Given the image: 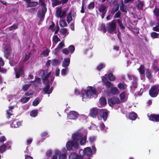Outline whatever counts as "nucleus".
<instances>
[{
    "label": "nucleus",
    "instance_id": "nucleus-1",
    "mask_svg": "<svg viewBox=\"0 0 159 159\" xmlns=\"http://www.w3.org/2000/svg\"><path fill=\"white\" fill-rule=\"evenodd\" d=\"M66 147L68 151H75L78 148L79 144L77 142L70 140L67 142Z\"/></svg>",
    "mask_w": 159,
    "mask_h": 159
},
{
    "label": "nucleus",
    "instance_id": "nucleus-2",
    "mask_svg": "<svg viewBox=\"0 0 159 159\" xmlns=\"http://www.w3.org/2000/svg\"><path fill=\"white\" fill-rule=\"evenodd\" d=\"M39 4L42 7L41 10L39 11L38 16L41 18H43L47 11V8L45 6L44 3L41 0H40Z\"/></svg>",
    "mask_w": 159,
    "mask_h": 159
},
{
    "label": "nucleus",
    "instance_id": "nucleus-3",
    "mask_svg": "<svg viewBox=\"0 0 159 159\" xmlns=\"http://www.w3.org/2000/svg\"><path fill=\"white\" fill-rule=\"evenodd\" d=\"M116 20H114L107 24V29L109 33H112L116 30Z\"/></svg>",
    "mask_w": 159,
    "mask_h": 159
},
{
    "label": "nucleus",
    "instance_id": "nucleus-4",
    "mask_svg": "<svg viewBox=\"0 0 159 159\" xmlns=\"http://www.w3.org/2000/svg\"><path fill=\"white\" fill-rule=\"evenodd\" d=\"M159 89L157 87L154 85L151 87L149 91L150 95L152 98L156 97L158 94Z\"/></svg>",
    "mask_w": 159,
    "mask_h": 159
},
{
    "label": "nucleus",
    "instance_id": "nucleus-5",
    "mask_svg": "<svg viewBox=\"0 0 159 159\" xmlns=\"http://www.w3.org/2000/svg\"><path fill=\"white\" fill-rule=\"evenodd\" d=\"M108 103L111 107H113L115 104H120V101L118 98L113 97L109 99Z\"/></svg>",
    "mask_w": 159,
    "mask_h": 159
},
{
    "label": "nucleus",
    "instance_id": "nucleus-6",
    "mask_svg": "<svg viewBox=\"0 0 159 159\" xmlns=\"http://www.w3.org/2000/svg\"><path fill=\"white\" fill-rule=\"evenodd\" d=\"M66 13V11L62 10V8L61 7L57 8L56 11L57 16L58 18H64Z\"/></svg>",
    "mask_w": 159,
    "mask_h": 159
},
{
    "label": "nucleus",
    "instance_id": "nucleus-7",
    "mask_svg": "<svg viewBox=\"0 0 159 159\" xmlns=\"http://www.w3.org/2000/svg\"><path fill=\"white\" fill-rule=\"evenodd\" d=\"M102 80L107 89H109L110 88H111L113 85V84L111 82L107 80L106 77L104 76H103L102 77Z\"/></svg>",
    "mask_w": 159,
    "mask_h": 159
},
{
    "label": "nucleus",
    "instance_id": "nucleus-8",
    "mask_svg": "<svg viewBox=\"0 0 159 159\" xmlns=\"http://www.w3.org/2000/svg\"><path fill=\"white\" fill-rule=\"evenodd\" d=\"M79 114L75 111H70L68 115V117L70 120H76L79 116Z\"/></svg>",
    "mask_w": 159,
    "mask_h": 159
},
{
    "label": "nucleus",
    "instance_id": "nucleus-9",
    "mask_svg": "<svg viewBox=\"0 0 159 159\" xmlns=\"http://www.w3.org/2000/svg\"><path fill=\"white\" fill-rule=\"evenodd\" d=\"M96 93V90L94 88L93 89L92 86L89 88V89H87L86 93V95L87 97H89L95 94Z\"/></svg>",
    "mask_w": 159,
    "mask_h": 159
},
{
    "label": "nucleus",
    "instance_id": "nucleus-10",
    "mask_svg": "<svg viewBox=\"0 0 159 159\" xmlns=\"http://www.w3.org/2000/svg\"><path fill=\"white\" fill-rule=\"evenodd\" d=\"M83 135L82 134L79 132H76L73 134L72 136V138L74 141H76L80 140Z\"/></svg>",
    "mask_w": 159,
    "mask_h": 159
},
{
    "label": "nucleus",
    "instance_id": "nucleus-11",
    "mask_svg": "<svg viewBox=\"0 0 159 159\" xmlns=\"http://www.w3.org/2000/svg\"><path fill=\"white\" fill-rule=\"evenodd\" d=\"M149 120L152 121L159 122V114H152L148 116Z\"/></svg>",
    "mask_w": 159,
    "mask_h": 159
},
{
    "label": "nucleus",
    "instance_id": "nucleus-12",
    "mask_svg": "<svg viewBox=\"0 0 159 159\" xmlns=\"http://www.w3.org/2000/svg\"><path fill=\"white\" fill-rule=\"evenodd\" d=\"M98 113V108H94L90 110L89 113V116L93 118H95L97 116Z\"/></svg>",
    "mask_w": 159,
    "mask_h": 159
},
{
    "label": "nucleus",
    "instance_id": "nucleus-13",
    "mask_svg": "<svg viewBox=\"0 0 159 159\" xmlns=\"http://www.w3.org/2000/svg\"><path fill=\"white\" fill-rule=\"evenodd\" d=\"M108 112L102 109L101 111L100 117H102L104 121H105L108 117Z\"/></svg>",
    "mask_w": 159,
    "mask_h": 159
},
{
    "label": "nucleus",
    "instance_id": "nucleus-14",
    "mask_svg": "<svg viewBox=\"0 0 159 159\" xmlns=\"http://www.w3.org/2000/svg\"><path fill=\"white\" fill-rule=\"evenodd\" d=\"M53 1L52 4L55 6L61 3H66L68 0H52Z\"/></svg>",
    "mask_w": 159,
    "mask_h": 159
},
{
    "label": "nucleus",
    "instance_id": "nucleus-15",
    "mask_svg": "<svg viewBox=\"0 0 159 159\" xmlns=\"http://www.w3.org/2000/svg\"><path fill=\"white\" fill-rule=\"evenodd\" d=\"M110 93L113 95H116L119 93V90L116 87L113 86L110 89Z\"/></svg>",
    "mask_w": 159,
    "mask_h": 159
},
{
    "label": "nucleus",
    "instance_id": "nucleus-16",
    "mask_svg": "<svg viewBox=\"0 0 159 159\" xmlns=\"http://www.w3.org/2000/svg\"><path fill=\"white\" fill-rule=\"evenodd\" d=\"M70 59L69 58L64 59L63 62L62 66L64 67L67 68L69 65Z\"/></svg>",
    "mask_w": 159,
    "mask_h": 159
},
{
    "label": "nucleus",
    "instance_id": "nucleus-17",
    "mask_svg": "<svg viewBox=\"0 0 159 159\" xmlns=\"http://www.w3.org/2000/svg\"><path fill=\"white\" fill-rule=\"evenodd\" d=\"M113 3L114 5V6L112 9L111 12V13L114 14L118 10L119 8V6L117 3H116V1H114Z\"/></svg>",
    "mask_w": 159,
    "mask_h": 159
},
{
    "label": "nucleus",
    "instance_id": "nucleus-18",
    "mask_svg": "<svg viewBox=\"0 0 159 159\" xmlns=\"http://www.w3.org/2000/svg\"><path fill=\"white\" fill-rule=\"evenodd\" d=\"M50 86L49 83H47V84L44 86L43 89V91L45 94H49V88Z\"/></svg>",
    "mask_w": 159,
    "mask_h": 159
},
{
    "label": "nucleus",
    "instance_id": "nucleus-19",
    "mask_svg": "<svg viewBox=\"0 0 159 159\" xmlns=\"http://www.w3.org/2000/svg\"><path fill=\"white\" fill-rule=\"evenodd\" d=\"M85 155L89 156L92 154V151L91 148L88 147L84 148Z\"/></svg>",
    "mask_w": 159,
    "mask_h": 159
},
{
    "label": "nucleus",
    "instance_id": "nucleus-20",
    "mask_svg": "<svg viewBox=\"0 0 159 159\" xmlns=\"http://www.w3.org/2000/svg\"><path fill=\"white\" fill-rule=\"evenodd\" d=\"M24 74V72L23 68H20L18 71L16 72V78H19Z\"/></svg>",
    "mask_w": 159,
    "mask_h": 159
},
{
    "label": "nucleus",
    "instance_id": "nucleus-21",
    "mask_svg": "<svg viewBox=\"0 0 159 159\" xmlns=\"http://www.w3.org/2000/svg\"><path fill=\"white\" fill-rule=\"evenodd\" d=\"M127 85L124 83L123 84L119 83L117 85V87L120 90H124L126 88Z\"/></svg>",
    "mask_w": 159,
    "mask_h": 159
},
{
    "label": "nucleus",
    "instance_id": "nucleus-22",
    "mask_svg": "<svg viewBox=\"0 0 159 159\" xmlns=\"http://www.w3.org/2000/svg\"><path fill=\"white\" fill-rule=\"evenodd\" d=\"M129 117L131 120H135L137 117V114L134 112L130 113L129 114Z\"/></svg>",
    "mask_w": 159,
    "mask_h": 159
},
{
    "label": "nucleus",
    "instance_id": "nucleus-23",
    "mask_svg": "<svg viewBox=\"0 0 159 159\" xmlns=\"http://www.w3.org/2000/svg\"><path fill=\"white\" fill-rule=\"evenodd\" d=\"M21 125V122L20 121L17 122L16 121H14L11 125V126L12 127L17 128L20 126Z\"/></svg>",
    "mask_w": 159,
    "mask_h": 159
},
{
    "label": "nucleus",
    "instance_id": "nucleus-24",
    "mask_svg": "<svg viewBox=\"0 0 159 159\" xmlns=\"http://www.w3.org/2000/svg\"><path fill=\"white\" fill-rule=\"evenodd\" d=\"M107 77L109 80L111 81H113L116 79L115 76L111 72H110L108 74Z\"/></svg>",
    "mask_w": 159,
    "mask_h": 159
},
{
    "label": "nucleus",
    "instance_id": "nucleus-25",
    "mask_svg": "<svg viewBox=\"0 0 159 159\" xmlns=\"http://www.w3.org/2000/svg\"><path fill=\"white\" fill-rule=\"evenodd\" d=\"M60 63L59 60L58 59H53L51 61V64L53 66L58 65Z\"/></svg>",
    "mask_w": 159,
    "mask_h": 159
},
{
    "label": "nucleus",
    "instance_id": "nucleus-26",
    "mask_svg": "<svg viewBox=\"0 0 159 159\" xmlns=\"http://www.w3.org/2000/svg\"><path fill=\"white\" fill-rule=\"evenodd\" d=\"M144 67L143 65H141L138 70L140 74L142 75H143L145 73Z\"/></svg>",
    "mask_w": 159,
    "mask_h": 159
},
{
    "label": "nucleus",
    "instance_id": "nucleus-27",
    "mask_svg": "<svg viewBox=\"0 0 159 159\" xmlns=\"http://www.w3.org/2000/svg\"><path fill=\"white\" fill-rule=\"evenodd\" d=\"M51 74V72H49L48 73H47L45 75V76L43 77L42 78V80L43 81V82H44V81H46L47 82V83H49V81L48 80V78L50 76Z\"/></svg>",
    "mask_w": 159,
    "mask_h": 159
},
{
    "label": "nucleus",
    "instance_id": "nucleus-28",
    "mask_svg": "<svg viewBox=\"0 0 159 159\" xmlns=\"http://www.w3.org/2000/svg\"><path fill=\"white\" fill-rule=\"evenodd\" d=\"M99 103L101 105H104L107 104L106 100L105 98L101 97L99 99Z\"/></svg>",
    "mask_w": 159,
    "mask_h": 159
},
{
    "label": "nucleus",
    "instance_id": "nucleus-29",
    "mask_svg": "<svg viewBox=\"0 0 159 159\" xmlns=\"http://www.w3.org/2000/svg\"><path fill=\"white\" fill-rule=\"evenodd\" d=\"M30 99V98L28 97H23L20 100V102L23 103H25L27 102Z\"/></svg>",
    "mask_w": 159,
    "mask_h": 159
},
{
    "label": "nucleus",
    "instance_id": "nucleus-30",
    "mask_svg": "<svg viewBox=\"0 0 159 159\" xmlns=\"http://www.w3.org/2000/svg\"><path fill=\"white\" fill-rule=\"evenodd\" d=\"M100 12H106V7L103 5H101L99 6L98 8Z\"/></svg>",
    "mask_w": 159,
    "mask_h": 159
},
{
    "label": "nucleus",
    "instance_id": "nucleus-31",
    "mask_svg": "<svg viewBox=\"0 0 159 159\" xmlns=\"http://www.w3.org/2000/svg\"><path fill=\"white\" fill-rule=\"evenodd\" d=\"M120 99L122 102H124L125 98V92H123L120 93L119 95Z\"/></svg>",
    "mask_w": 159,
    "mask_h": 159
},
{
    "label": "nucleus",
    "instance_id": "nucleus-32",
    "mask_svg": "<svg viewBox=\"0 0 159 159\" xmlns=\"http://www.w3.org/2000/svg\"><path fill=\"white\" fill-rule=\"evenodd\" d=\"M87 140V137L86 136H84L83 138H81L80 139V143L81 145H84L86 142Z\"/></svg>",
    "mask_w": 159,
    "mask_h": 159
},
{
    "label": "nucleus",
    "instance_id": "nucleus-33",
    "mask_svg": "<svg viewBox=\"0 0 159 159\" xmlns=\"http://www.w3.org/2000/svg\"><path fill=\"white\" fill-rule=\"evenodd\" d=\"M60 25L61 27H66L67 24L66 21L64 20H62L59 21Z\"/></svg>",
    "mask_w": 159,
    "mask_h": 159
},
{
    "label": "nucleus",
    "instance_id": "nucleus-34",
    "mask_svg": "<svg viewBox=\"0 0 159 159\" xmlns=\"http://www.w3.org/2000/svg\"><path fill=\"white\" fill-rule=\"evenodd\" d=\"M146 75L147 77L150 80L152 78V75L150 71L148 69H147L146 72Z\"/></svg>",
    "mask_w": 159,
    "mask_h": 159
},
{
    "label": "nucleus",
    "instance_id": "nucleus-35",
    "mask_svg": "<svg viewBox=\"0 0 159 159\" xmlns=\"http://www.w3.org/2000/svg\"><path fill=\"white\" fill-rule=\"evenodd\" d=\"M138 8L140 9L142 8L143 6V2L138 1L137 2Z\"/></svg>",
    "mask_w": 159,
    "mask_h": 159
},
{
    "label": "nucleus",
    "instance_id": "nucleus-36",
    "mask_svg": "<svg viewBox=\"0 0 159 159\" xmlns=\"http://www.w3.org/2000/svg\"><path fill=\"white\" fill-rule=\"evenodd\" d=\"M37 110H34L31 111L30 115L31 116L34 117L37 116Z\"/></svg>",
    "mask_w": 159,
    "mask_h": 159
},
{
    "label": "nucleus",
    "instance_id": "nucleus-37",
    "mask_svg": "<svg viewBox=\"0 0 159 159\" xmlns=\"http://www.w3.org/2000/svg\"><path fill=\"white\" fill-rule=\"evenodd\" d=\"M4 56L7 59L11 55V50H5L4 52Z\"/></svg>",
    "mask_w": 159,
    "mask_h": 159
},
{
    "label": "nucleus",
    "instance_id": "nucleus-38",
    "mask_svg": "<svg viewBox=\"0 0 159 159\" xmlns=\"http://www.w3.org/2000/svg\"><path fill=\"white\" fill-rule=\"evenodd\" d=\"M78 155L75 153H72L69 156V159H75Z\"/></svg>",
    "mask_w": 159,
    "mask_h": 159
},
{
    "label": "nucleus",
    "instance_id": "nucleus-39",
    "mask_svg": "<svg viewBox=\"0 0 159 159\" xmlns=\"http://www.w3.org/2000/svg\"><path fill=\"white\" fill-rule=\"evenodd\" d=\"M127 75L129 80L132 81H134L136 79H137V77L132 74H128Z\"/></svg>",
    "mask_w": 159,
    "mask_h": 159
},
{
    "label": "nucleus",
    "instance_id": "nucleus-40",
    "mask_svg": "<svg viewBox=\"0 0 159 159\" xmlns=\"http://www.w3.org/2000/svg\"><path fill=\"white\" fill-rule=\"evenodd\" d=\"M6 146L5 144H3L0 146V152L1 153L4 152L6 150Z\"/></svg>",
    "mask_w": 159,
    "mask_h": 159
},
{
    "label": "nucleus",
    "instance_id": "nucleus-41",
    "mask_svg": "<svg viewBox=\"0 0 159 159\" xmlns=\"http://www.w3.org/2000/svg\"><path fill=\"white\" fill-rule=\"evenodd\" d=\"M31 54L30 52H29L28 54H26L25 55V57L23 60V62H25L27 61L30 57V56Z\"/></svg>",
    "mask_w": 159,
    "mask_h": 159
},
{
    "label": "nucleus",
    "instance_id": "nucleus-42",
    "mask_svg": "<svg viewBox=\"0 0 159 159\" xmlns=\"http://www.w3.org/2000/svg\"><path fill=\"white\" fill-rule=\"evenodd\" d=\"M39 98H36L33 102L32 105L35 106H37L39 103Z\"/></svg>",
    "mask_w": 159,
    "mask_h": 159
},
{
    "label": "nucleus",
    "instance_id": "nucleus-43",
    "mask_svg": "<svg viewBox=\"0 0 159 159\" xmlns=\"http://www.w3.org/2000/svg\"><path fill=\"white\" fill-rule=\"evenodd\" d=\"M53 40L55 43H57L60 41V39L58 38L57 35H55L54 36Z\"/></svg>",
    "mask_w": 159,
    "mask_h": 159
},
{
    "label": "nucleus",
    "instance_id": "nucleus-44",
    "mask_svg": "<svg viewBox=\"0 0 159 159\" xmlns=\"http://www.w3.org/2000/svg\"><path fill=\"white\" fill-rule=\"evenodd\" d=\"M30 84H25L23 86V89L24 91H26L30 88Z\"/></svg>",
    "mask_w": 159,
    "mask_h": 159
},
{
    "label": "nucleus",
    "instance_id": "nucleus-45",
    "mask_svg": "<svg viewBox=\"0 0 159 159\" xmlns=\"http://www.w3.org/2000/svg\"><path fill=\"white\" fill-rule=\"evenodd\" d=\"M104 67L105 65L103 63H101L97 67V69L98 70L100 71Z\"/></svg>",
    "mask_w": 159,
    "mask_h": 159
},
{
    "label": "nucleus",
    "instance_id": "nucleus-46",
    "mask_svg": "<svg viewBox=\"0 0 159 159\" xmlns=\"http://www.w3.org/2000/svg\"><path fill=\"white\" fill-rule=\"evenodd\" d=\"M87 117L84 115H82L79 117V120L80 121H82L84 120L87 119Z\"/></svg>",
    "mask_w": 159,
    "mask_h": 159
},
{
    "label": "nucleus",
    "instance_id": "nucleus-47",
    "mask_svg": "<svg viewBox=\"0 0 159 159\" xmlns=\"http://www.w3.org/2000/svg\"><path fill=\"white\" fill-rule=\"evenodd\" d=\"M68 71V69L67 68L62 69L61 71V73L62 75H65Z\"/></svg>",
    "mask_w": 159,
    "mask_h": 159
},
{
    "label": "nucleus",
    "instance_id": "nucleus-48",
    "mask_svg": "<svg viewBox=\"0 0 159 159\" xmlns=\"http://www.w3.org/2000/svg\"><path fill=\"white\" fill-rule=\"evenodd\" d=\"M151 36L152 38H158V34L155 32H153L151 34Z\"/></svg>",
    "mask_w": 159,
    "mask_h": 159
},
{
    "label": "nucleus",
    "instance_id": "nucleus-49",
    "mask_svg": "<svg viewBox=\"0 0 159 159\" xmlns=\"http://www.w3.org/2000/svg\"><path fill=\"white\" fill-rule=\"evenodd\" d=\"M71 13H70L67 16L66 20L68 23L70 22L72 20V18L71 15Z\"/></svg>",
    "mask_w": 159,
    "mask_h": 159
},
{
    "label": "nucleus",
    "instance_id": "nucleus-50",
    "mask_svg": "<svg viewBox=\"0 0 159 159\" xmlns=\"http://www.w3.org/2000/svg\"><path fill=\"white\" fill-rule=\"evenodd\" d=\"M79 153L80 156L83 157L85 155V153L84 149V150L82 149H80L79 151Z\"/></svg>",
    "mask_w": 159,
    "mask_h": 159
},
{
    "label": "nucleus",
    "instance_id": "nucleus-51",
    "mask_svg": "<svg viewBox=\"0 0 159 159\" xmlns=\"http://www.w3.org/2000/svg\"><path fill=\"white\" fill-rule=\"evenodd\" d=\"M7 140L6 137L4 136H2L0 137V143H3L4 142Z\"/></svg>",
    "mask_w": 159,
    "mask_h": 159
},
{
    "label": "nucleus",
    "instance_id": "nucleus-52",
    "mask_svg": "<svg viewBox=\"0 0 159 159\" xmlns=\"http://www.w3.org/2000/svg\"><path fill=\"white\" fill-rule=\"evenodd\" d=\"M60 32L63 34H66L67 33V30L66 28H63L61 29L60 30Z\"/></svg>",
    "mask_w": 159,
    "mask_h": 159
},
{
    "label": "nucleus",
    "instance_id": "nucleus-53",
    "mask_svg": "<svg viewBox=\"0 0 159 159\" xmlns=\"http://www.w3.org/2000/svg\"><path fill=\"white\" fill-rule=\"evenodd\" d=\"M49 50H43L42 53L44 56L46 57L48 55Z\"/></svg>",
    "mask_w": 159,
    "mask_h": 159
},
{
    "label": "nucleus",
    "instance_id": "nucleus-54",
    "mask_svg": "<svg viewBox=\"0 0 159 159\" xmlns=\"http://www.w3.org/2000/svg\"><path fill=\"white\" fill-rule=\"evenodd\" d=\"M132 86L134 88H136L137 87V79L132 81Z\"/></svg>",
    "mask_w": 159,
    "mask_h": 159
},
{
    "label": "nucleus",
    "instance_id": "nucleus-55",
    "mask_svg": "<svg viewBox=\"0 0 159 159\" xmlns=\"http://www.w3.org/2000/svg\"><path fill=\"white\" fill-rule=\"evenodd\" d=\"M18 27V25L17 24H15L11 26L9 28V30H12L14 29H15L17 28Z\"/></svg>",
    "mask_w": 159,
    "mask_h": 159
},
{
    "label": "nucleus",
    "instance_id": "nucleus-56",
    "mask_svg": "<svg viewBox=\"0 0 159 159\" xmlns=\"http://www.w3.org/2000/svg\"><path fill=\"white\" fill-rule=\"evenodd\" d=\"M120 10L122 12H125L126 8L124 7V4H122V5L120 7Z\"/></svg>",
    "mask_w": 159,
    "mask_h": 159
},
{
    "label": "nucleus",
    "instance_id": "nucleus-57",
    "mask_svg": "<svg viewBox=\"0 0 159 159\" xmlns=\"http://www.w3.org/2000/svg\"><path fill=\"white\" fill-rule=\"evenodd\" d=\"M101 30L104 33H105L106 31V29L105 27V25L103 24H101Z\"/></svg>",
    "mask_w": 159,
    "mask_h": 159
},
{
    "label": "nucleus",
    "instance_id": "nucleus-58",
    "mask_svg": "<svg viewBox=\"0 0 159 159\" xmlns=\"http://www.w3.org/2000/svg\"><path fill=\"white\" fill-rule=\"evenodd\" d=\"M66 156L65 154H63L60 155L58 159H66Z\"/></svg>",
    "mask_w": 159,
    "mask_h": 159
},
{
    "label": "nucleus",
    "instance_id": "nucleus-59",
    "mask_svg": "<svg viewBox=\"0 0 159 159\" xmlns=\"http://www.w3.org/2000/svg\"><path fill=\"white\" fill-rule=\"evenodd\" d=\"M99 126L100 129L102 130H104L105 128V126L103 122L101 123L100 124Z\"/></svg>",
    "mask_w": 159,
    "mask_h": 159
},
{
    "label": "nucleus",
    "instance_id": "nucleus-60",
    "mask_svg": "<svg viewBox=\"0 0 159 159\" xmlns=\"http://www.w3.org/2000/svg\"><path fill=\"white\" fill-rule=\"evenodd\" d=\"M154 15L157 16H159V10L155 9L153 11Z\"/></svg>",
    "mask_w": 159,
    "mask_h": 159
},
{
    "label": "nucleus",
    "instance_id": "nucleus-61",
    "mask_svg": "<svg viewBox=\"0 0 159 159\" xmlns=\"http://www.w3.org/2000/svg\"><path fill=\"white\" fill-rule=\"evenodd\" d=\"M94 7V3L93 2H91L88 5V8L89 9H93Z\"/></svg>",
    "mask_w": 159,
    "mask_h": 159
},
{
    "label": "nucleus",
    "instance_id": "nucleus-62",
    "mask_svg": "<svg viewBox=\"0 0 159 159\" xmlns=\"http://www.w3.org/2000/svg\"><path fill=\"white\" fill-rule=\"evenodd\" d=\"M37 5H38L37 2H30V3L29 5L31 7H32L36 6Z\"/></svg>",
    "mask_w": 159,
    "mask_h": 159
},
{
    "label": "nucleus",
    "instance_id": "nucleus-63",
    "mask_svg": "<svg viewBox=\"0 0 159 159\" xmlns=\"http://www.w3.org/2000/svg\"><path fill=\"white\" fill-rule=\"evenodd\" d=\"M64 46V43L62 42H61L58 45V48L59 49H61Z\"/></svg>",
    "mask_w": 159,
    "mask_h": 159
},
{
    "label": "nucleus",
    "instance_id": "nucleus-64",
    "mask_svg": "<svg viewBox=\"0 0 159 159\" xmlns=\"http://www.w3.org/2000/svg\"><path fill=\"white\" fill-rule=\"evenodd\" d=\"M60 70L59 68L57 67L56 69V75L57 76H58L59 75Z\"/></svg>",
    "mask_w": 159,
    "mask_h": 159
}]
</instances>
